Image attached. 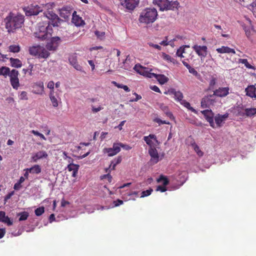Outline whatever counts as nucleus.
<instances>
[{"mask_svg":"<svg viewBox=\"0 0 256 256\" xmlns=\"http://www.w3.org/2000/svg\"><path fill=\"white\" fill-rule=\"evenodd\" d=\"M24 20V18L22 14H18L15 15L12 12H10L4 20L6 28L8 32H13L16 29L22 28Z\"/></svg>","mask_w":256,"mask_h":256,"instance_id":"obj_1","label":"nucleus"},{"mask_svg":"<svg viewBox=\"0 0 256 256\" xmlns=\"http://www.w3.org/2000/svg\"><path fill=\"white\" fill-rule=\"evenodd\" d=\"M158 16V13L155 8H146L140 13L138 22L146 24H151L156 20Z\"/></svg>","mask_w":256,"mask_h":256,"instance_id":"obj_2","label":"nucleus"},{"mask_svg":"<svg viewBox=\"0 0 256 256\" xmlns=\"http://www.w3.org/2000/svg\"><path fill=\"white\" fill-rule=\"evenodd\" d=\"M18 75L19 72L16 69H12L10 71L8 67L4 66L0 67V76H2L4 78H6L8 76L12 88L16 90L18 89L20 85L18 78Z\"/></svg>","mask_w":256,"mask_h":256,"instance_id":"obj_3","label":"nucleus"},{"mask_svg":"<svg viewBox=\"0 0 256 256\" xmlns=\"http://www.w3.org/2000/svg\"><path fill=\"white\" fill-rule=\"evenodd\" d=\"M152 3L158 6L161 11L178 10L180 4L178 1L170 2L168 0H153Z\"/></svg>","mask_w":256,"mask_h":256,"instance_id":"obj_4","label":"nucleus"},{"mask_svg":"<svg viewBox=\"0 0 256 256\" xmlns=\"http://www.w3.org/2000/svg\"><path fill=\"white\" fill-rule=\"evenodd\" d=\"M52 32L53 30L51 26H40L38 30L34 32V35L39 40H44L50 38Z\"/></svg>","mask_w":256,"mask_h":256,"instance_id":"obj_5","label":"nucleus"},{"mask_svg":"<svg viewBox=\"0 0 256 256\" xmlns=\"http://www.w3.org/2000/svg\"><path fill=\"white\" fill-rule=\"evenodd\" d=\"M134 69L140 74L148 78H153L154 76V73L151 72L152 68L143 66L139 64H136Z\"/></svg>","mask_w":256,"mask_h":256,"instance_id":"obj_6","label":"nucleus"},{"mask_svg":"<svg viewBox=\"0 0 256 256\" xmlns=\"http://www.w3.org/2000/svg\"><path fill=\"white\" fill-rule=\"evenodd\" d=\"M46 16L50 20L48 25L53 26H58L60 22L62 21L54 12L52 11H48L44 13Z\"/></svg>","mask_w":256,"mask_h":256,"instance_id":"obj_7","label":"nucleus"},{"mask_svg":"<svg viewBox=\"0 0 256 256\" xmlns=\"http://www.w3.org/2000/svg\"><path fill=\"white\" fill-rule=\"evenodd\" d=\"M216 102V98L213 94L206 96L201 100V107L202 108H210L214 106Z\"/></svg>","mask_w":256,"mask_h":256,"instance_id":"obj_8","label":"nucleus"},{"mask_svg":"<svg viewBox=\"0 0 256 256\" xmlns=\"http://www.w3.org/2000/svg\"><path fill=\"white\" fill-rule=\"evenodd\" d=\"M24 11L26 16H32L38 15L42 11V8L38 5L30 4L23 8Z\"/></svg>","mask_w":256,"mask_h":256,"instance_id":"obj_9","label":"nucleus"},{"mask_svg":"<svg viewBox=\"0 0 256 256\" xmlns=\"http://www.w3.org/2000/svg\"><path fill=\"white\" fill-rule=\"evenodd\" d=\"M196 54L202 60L208 54V48L206 46H198L194 44L192 47Z\"/></svg>","mask_w":256,"mask_h":256,"instance_id":"obj_10","label":"nucleus"},{"mask_svg":"<svg viewBox=\"0 0 256 256\" xmlns=\"http://www.w3.org/2000/svg\"><path fill=\"white\" fill-rule=\"evenodd\" d=\"M140 0H124L120 4L129 10H134L138 6Z\"/></svg>","mask_w":256,"mask_h":256,"instance_id":"obj_11","label":"nucleus"},{"mask_svg":"<svg viewBox=\"0 0 256 256\" xmlns=\"http://www.w3.org/2000/svg\"><path fill=\"white\" fill-rule=\"evenodd\" d=\"M204 116L206 120L209 122L210 125L212 128H215V124L214 122V114L211 110H205L201 112Z\"/></svg>","mask_w":256,"mask_h":256,"instance_id":"obj_12","label":"nucleus"},{"mask_svg":"<svg viewBox=\"0 0 256 256\" xmlns=\"http://www.w3.org/2000/svg\"><path fill=\"white\" fill-rule=\"evenodd\" d=\"M60 39L58 36L52 38L50 42L46 44V48L49 50H56L59 45Z\"/></svg>","mask_w":256,"mask_h":256,"instance_id":"obj_13","label":"nucleus"},{"mask_svg":"<svg viewBox=\"0 0 256 256\" xmlns=\"http://www.w3.org/2000/svg\"><path fill=\"white\" fill-rule=\"evenodd\" d=\"M120 150L119 144L114 143L112 148H105L104 149V152L108 154V156H112L118 154Z\"/></svg>","mask_w":256,"mask_h":256,"instance_id":"obj_14","label":"nucleus"},{"mask_svg":"<svg viewBox=\"0 0 256 256\" xmlns=\"http://www.w3.org/2000/svg\"><path fill=\"white\" fill-rule=\"evenodd\" d=\"M230 88L228 87H220L214 91V96L220 98L227 96L229 94Z\"/></svg>","mask_w":256,"mask_h":256,"instance_id":"obj_15","label":"nucleus"},{"mask_svg":"<svg viewBox=\"0 0 256 256\" xmlns=\"http://www.w3.org/2000/svg\"><path fill=\"white\" fill-rule=\"evenodd\" d=\"M68 61L74 68L80 72H83L82 67L78 62L77 56L76 54L70 55L68 58Z\"/></svg>","mask_w":256,"mask_h":256,"instance_id":"obj_16","label":"nucleus"},{"mask_svg":"<svg viewBox=\"0 0 256 256\" xmlns=\"http://www.w3.org/2000/svg\"><path fill=\"white\" fill-rule=\"evenodd\" d=\"M148 154L151 156L150 162L152 164H156L158 162L160 156L158 150L154 147L149 148Z\"/></svg>","mask_w":256,"mask_h":256,"instance_id":"obj_17","label":"nucleus"},{"mask_svg":"<svg viewBox=\"0 0 256 256\" xmlns=\"http://www.w3.org/2000/svg\"><path fill=\"white\" fill-rule=\"evenodd\" d=\"M72 22L76 26H83L85 24L84 21L81 17L76 14V12L74 11L72 14Z\"/></svg>","mask_w":256,"mask_h":256,"instance_id":"obj_18","label":"nucleus"},{"mask_svg":"<svg viewBox=\"0 0 256 256\" xmlns=\"http://www.w3.org/2000/svg\"><path fill=\"white\" fill-rule=\"evenodd\" d=\"M228 114L226 113L223 115L218 114L214 117V120L217 126V127L222 126V124L228 118Z\"/></svg>","mask_w":256,"mask_h":256,"instance_id":"obj_19","label":"nucleus"},{"mask_svg":"<svg viewBox=\"0 0 256 256\" xmlns=\"http://www.w3.org/2000/svg\"><path fill=\"white\" fill-rule=\"evenodd\" d=\"M44 90V83L42 82H39L34 85L32 92L36 94H42Z\"/></svg>","mask_w":256,"mask_h":256,"instance_id":"obj_20","label":"nucleus"},{"mask_svg":"<svg viewBox=\"0 0 256 256\" xmlns=\"http://www.w3.org/2000/svg\"><path fill=\"white\" fill-rule=\"evenodd\" d=\"M246 95L251 98H256V88L254 85L248 86L246 89Z\"/></svg>","mask_w":256,"mask_h":256,"instance_id":"obj_21","label":"nucleus"},{"mask_svg":"<svg viewBox=\"0 0 256 256\" xmlns=\"http://www.w3.org/2000/svg\"><path fill=\"white\" fill-rule=\"evenodd\" d=\"M0 222L6 224L8 226L12 224V222L8 216H6V212L4 211H0Z\"/></svg>","mask_w":256,"mask_h":256,"instance_id":"obj_22","label":"nucleus"},{"mask_svg":"<svg viewBox=\"0 0 256 256\" xmlns=\"http://www.w3.org/2000/svg\"><path fill=\"white\" fill-rule=\"evenodd\" d=\"M48 155L45 151L41 150L36 153L32 158L34 162H36L38 160L46 158Z\"/></svg>","mask_w":256,"mask_h":256,"instance_id":"obj_23","label":"nucleus"},{"mask_svg":"<svg viewBox=\"0 0 256 256\" xmlns=\"http://www.w3.org/2000/svg\"><path fill=\"white\" fill-rule=\"evenodd\" d=\"M152 140H154L156 142H158L156 137L154 134H150L148 136H145L144 137V140L145 141L146 144L150 146V148L154 147L152 146Z\"/></svg>","mask_w":256,"mask_h":256,"instance_id":"obj_24","label":"nucleus"},{"mask_svg":"<svg viewBox=\"0 0 256 256\" xmlns=\"http://www.w3.org/2000/svg\"><path fill=\"white\" fill-rule=\"evenodd\" d=\"M216 50L218 53L220 54H236V52L234 49L231 48L228 46H222L221 48H216Z\"/></svg>","mask_w":256,"mask_h":256,"instance_id":"obj_25","label":"nucleus"},{"mask_svg":"<svg viewBox=\"0 0 256 256\" xmlns=\"http://www.w3.org/2000/svg\"><path fill=\"white\" fill-rule=\"evenodd\" d=\"M50 56V53L44 47L42 46L39 52L38 58L39 59L44 58L46 59Z\"/></svg>","mask_w":256,"mask_h":256,"instance_id":"obj_26","label":"nucleus"},{"mask_svg":"<svg viewBox=\"0 0 256 256\" xmlns=\"http://www.w3.org/2000/svg\"><path fill=\"white\" fill-rule=\"evenodd\" d=\"M67 168L68 171L72 172V176L76 177L79 168V166L74 164H70L68 166Z\"/></svg>","mask_w":256,"mask_h":256,"instance_id":"obj_27","label":"nucleus"},{"mask_svg":"<svg viewBox=\"0 0 256 256\" xmlns=\"http://www.w3.org/2000/svg\"><path fill=\"white\" fill-rule=\"evenodd\" d=\"M41 47L42 46L40 45L30 47L28 49L29 54L32 56L38 57Z\"/></svg>","mask_w":256,"mask_h":256,"instance_id":"obj_28","label":"nucleus"},{"mask_svg":"<svg viewBox=\"0 0 256 256\" xmlns=\"http://www.w3.org/2000/svg\"><path fill=\"white\" fill-rule=\"evenodd\" d=\"M10 66L15 68H20L22 66V62L18 58H10Z\"/></svg>","mask_w":256,"mask_h":256,"instance_id":"obj_29","label":"nucleus"},{"mask_svg":"<svg viewBox=\"0 0 256 256\" xmlns=\"http://www.w3.org/2000/svg\"><path fill=\"white\" fill-rule=\"evenodd\" d=\"M154 78H156L159 83L164 84L168 80V78L164 74H157L154 73Z\"/></svg>","mask_w":256,"mask_h":256,"instance_id":"obj_30","label":"nucleus"},{"mask_svg":"<svg viewBox=\"0 0 256 256\" xmlns=\"http://www.w3.org/2000/svg\"><path fill=\"white\" fill-rule=\"evenodd\" d=\"M70 14L68 8L64 7L60 10V15L64 18H68Z\"/></svg>","mask_w":256,"mask_h":256,"instance_id":"obj_31","label":"nucleus"},{"mask_svg":"<svg viewBox=\"0 0 256 256\" xmlns=\"http://www.w3.org/2000/svg\"><path fill=\"white\" fill-rule=\"evenodd\" d=\"M50 98L54 107H58V100L56 98L54 95V90H50Z\"/></svg>","mask_w":256,"mask_h":256,"instance_id":"obj_32","label":"nucleus"},{"mask_svg":"<svg viewBox=\"0 0 256 256\" xmlns=\"http://www.w3.org/2000/svg\"><path fill=\"white\" fill-rule=\"evenodd\" d=\"M30 173L38 174L41 172L42 170L40 166L38 164L34 165L30 168H28Z\"/></svg>","mask_w":256,"mask_h":256,"instance_id":"obj_33","label":"nucleus"},{"mask_svg":"<svg viewBox=\"0 0 256 256\" xmlns=\"http://www.w3.org/2000/svg\"><path fill=\"white\" fill-rule=\"evenodd\" d=\"M244 114L248 117H251L256 114V108H246L244 110Z\"/></svg>","mask_w":256,"mask_h":256,"instance_id":"obj_34","label":"nucleus"},{"mask_svg":"<svg viewBox=\"0 0 256 256\" xmlns=\"http://www.w3.org/2000/svg\"><path fill=\"white\" fill-rule=\"evenodd\" d=\"M8 52L13 53H18L20 50V47L18 44L10 45L8 47Z\"/></svg>","mask_w":256,"mask_h":256,"instance_id":"obj_35","label":"nucleus"},{"mask_svg":"<svg viewBox=\"0 0 256 256\" xmlns=\"http://www.w3.org/2000/svg\"><path fill=\"white\" fill-rule=\"evenodd\" d=\"M190 48L189 46H184L180 47V48L177 50L176 54L178 56H180V58H184L185 56L183 54H186L185 48Z\"/></svg>","mask_w":256,"mask_h":256,"instance_id":"obj_36","label":"nucleus"},{"mask_svg":"<svg viewBox=\"0 0 256 256\" xmlns=\"http://www.w3.org/2000/svg\"><path fill=\"white\" fill-rule=\"evenodd\" d=\"M191 145L199 156H203L204 152L200 150V147L196 144L194 141L191 144Z\"/></svg>","mask_w":256,"mask_h":256,"instance_id":"obj_37","label":"nucleus"},{"mask_svg":"<svg viewBox=\"0 0 256 256\" xmlns=\"http://www.w3.org/2000/svg\"><path fill=\"white\" fill-rule=\"evenodd\" d=\"M172 93L174 94L176 100L178 102H180L182 100H184V96L182 92L180 91H174Z\"/></svg>","mask_w":256,"mask_h":256,"instance_id":"obj_38","label":"nucleus"},{"mask_svg":"<svg viewBox=\"0 0 256 256\" xmlns=\"http://www.w3.org/2000/svg\"><path fill=\"white\" fill-rule=\"evenodd\" d=\"M156 181L158 183L162 182L163 185L164 186L168 185L169 184V180L168 178L163 175H160V178L157 179Z\"/></svg>","mask_w":256,"mask_h":256,"instance_id":"obj_39","label":"nucleus"},{"mask_svg":"<svg viewBox=\"0 0 256 256\" xmlns=\"http://www.w3.org/2000/svg\"><path fill=\"white\" fill-rule=\"evenodd\" d=\"M238 62L244 64L245 66L249 69H254V67L250 64L246 59L240 58L238 60Z\"/></svg>","mask_w":256,"mask_h":256,"instance_id":"obj_40","label":"nucleus"},{"mask_svg":"<svg viewBox=\"0 0 256 256\" xmlns=\"http://www.w3.org/2000/svg\"><path fill=\"white\" fill-rule=\"evenodd\" d=\"M168 36H165L164 40H163L161 42H160V44L164 46H166L168 45L172 46V43H173V42L176 40V39L174 38L172 40H170V42H168Z\"/></svg>","mask_w":256,"mask_h":256,"instance_id":"obj_41","label":"nucleus"},{"mask_svg":"<svg viewBox=\"0 0 256 256\" xmlns=\"http://www.w3.org/2000/svg\"><path fill=\"white\" fill-rule=\"evenodd\" d=\"M180 104L183 105L184 107L187 108L188 110H191L192 112H196V110L190 106V102H186V100H182L180 102Z\"/></svg>","mask_w":256,"mask_h":256,"instance_id":"obj_42","label":"nucleus"},{"mask_svg":"<svg viewBox=\"0 0 256 256\" xmlns=\"http://www.w3.org/2000/svg\"><path fill=\"white\" fill-rule=\"evenodd\" d=\"M130 56L129 55L127 56L124 61L123 62V66H122L126 70H128L130 68L129 62H130Z\"/></svg>","mask_w":256,"mask_h":256,"instance_id":"obj_43","label":"nucleus"},{"mask_svg":"<svg viewBox=\"0 0 256 256\" xmlns=\"http://www.w3.org/2000/svg\"><path fill=\"white\" fill-rule=\"evenodd\" d=\"M18 215L20 216L19 218V221H22L25 220L28 218V213L26 212H24L18 214Z\"/></svg>","mask_w":256,"mask_h":256,"instance_id":"obj_44","label":"nucleus"},{"mask_svg":"<svg viewBox=\"0 0 256 256\" xmlns=\"http://www.w3.org/2000/svg\"><path fill=\"white\" fill-rule=\"evenodd\" d=\"M100 178L101 180L107 179L109 183H110L112 182V176L109 173L101 176H100Z\"/></svg>","mask_w":256,"mask_h":256,"instance_id":"obj_45","label":"nucleus"},{"mask_svg":"<svg viewBox=\"0 0 256 256\" xmlns=\"http://www.w3.org/2000/svg\"><path fill=\"white\" fill-rule=\"evenodd\" d=\"M35 214L37 216H41L44 212V208L43 206L39 207L35 210Z\"/></svg>","mask_w":256,"mask_h":256,"instance_id":"obj_46","label":"nucleus"},{"mask_svg":"<svg viewBox=\"0 0 256 256\" xmlns=\"http://www.w3.org/2000/svg\"><path fill=\"white\" fill-rule=\"evenodd\" d=\"M162 58L168 62H174V59L172 58L169 54L163 53L162 54Z\"/></svg>","mask_w":256,"mask_h":256,"instance_id":"obj_47","label":"nucleus"},{"mask_svg":"<svg viewBox=\"0 0 256 256\" xmlns=\"http://www.w3.org/2000/svg\"><path fill=\"white\" fill-rule=\"evenodd\" d=\"M152 189L150 188L148 190L142 192L140 198H144L145 196H150L152 194Z\"/></svg>","mask_w":256,"mask_h":256,"instance_id":"obj_48","label":"nucleus"},{"mask_svg":"<svg viewBox=\"0 0 256 256\" xmlns=\"http://www.w3.org/2000/svg\"><path fill=\"white\" fill-rule=\"evenodd\" d=\"M30 132L32 134H34L35 136H40L42 139L46 140V138L44 136V135L40 132H39L38 131L35 130H32L30 131Z\"/></svg>","mask_w":256,"mask_h":256,"instance_id":"obj_49","label":"nucleus"},{"mask_svg":"<svg viewBox=\"0 0 256 256\" xmlns=\"http://www.w3.org/2000/svg\"><path fill=\"white\" fill-rule=\"evenodd\" d=\"M94 33L98 38L103 40L104 38V32L96 30Z\"/></svg>","mask_w":256,"mask_h":256,"instance_id":"obj_50","label":"nucleus"},{"mask_svg":"<svg viewBox=\"0 0 256 256\" xmlns=\"http://www.w3.org/2000/svg\"><path fill=\"white\" fill-rule=\"evenodd\" d=\"M19 98L21 100H28V96L27 92L25 91L22 92L19 95Z\"/></svg>","mask_w":256,"mask_h":256,"instance_id":"obj_51","label":"nucleus"},{"mask_svg":"<svg viewBox=\"0 0 256 256\" xmlns=\"http://www.w3.org/2000/svg\"><path fill=\"white\" fill-rule=\"evenodd\" d=\"M154 121L158 124L159 125L162 124H170V122H167L166 120H161L159 118H156L154 119Z\"/></svg>","mask_w":256,"mask_h":256,"instance_id":"obj_52","label":"nucleus"},{"mask_svg":"<svg viewBox=\"0 0 256 256\" xmlns=\"http://www.w3.org/2000/svg\"><path fill=\"white\" fill-rule=\"evenodd\" d=\"M216 78H215L212 77V79L210 80L209 82V89H213L214 86H215L216 84Z\"/></svg>","mask_w":256,"mask_h":256,"instance_id":"obj_53","label":"nucleus"},{"mask_svg":"<svg viewBox=\"0 0 256 256\" xmlns=\"http://www.w3.org/2000/svg\"><path fill=\"white\" fill-rule=\"evenodd\" d=\"M249 9L251 10L254 14H256V0L254 1L250 6Z\"/></svg>","mask_w":256,"mask_h":256,"instance_id":"obj_54","label":"nucleus"},{"mask_svg":"<svg viewBox=\"0 0 256 256\" xmlns=\"http://www.w3.org/2000/svg\"><path fill=\"white\" fill-rule=\"evenodd\" d=\"M188 71L190 74H192L194 76H200V74L198 73V72L193 68H192L191 66L188 69Z\"/></svg>","mask_w":256,"mask_h":256,"instance_id":"obj_55","label":"nucleus"},{"mask_svg":"<svg viewBox=\"0 0 256 256\" xmlns=\"http://www.w3.org/2000/svg\"><path fill=\"white\" fill-rule=\"evenodd\" d=\"M117 144H119L120 148H122L126 150H130L132 148V147L128 144H124L120 142L117 143Z\"/></svg>","mask_w":256,"mask_h":256,"instance_id":"obj_56","label":"nucleus"},{"mask_svg":"<svg viewBox=\"0 0 256 256\" xmlns=\"http://www.w3.org/2000/svg\"><path fill=\"white\" fill-rule=\"evenodd\" d=\"M103 108H104L103 107H102L100 106H98V108H95L94 106H92V112L96 113V112L102 110Z\"/></svg>","mask_w":256,"mask_h":256,"instance_id":"obj_57","label":"nucleus"},{"mask_svg":"<svg viewBox=\"0 0 256 256\" xmlns=\"http://www.w3.org/2000/svg\"><path fill=\"white\" fill-rule=\"evenodd\" d=\"M156 191H160V192H164L166 190V188L164 186H158L156 188Z\"/></svg>","mask_w":256,"mask_h":256,"instance_id":"obj_58","label":"nucleus"},{"mask_svg":"<svg viewBox=\"0 0 256 256\" xmlns=\"http://www.w3.org/2000/svg\"><path fill=\"white\" fill-rule=\"evenodd\" d=\"M54 82L53 81H50L48 84L47 86L50 90L54 91Z\"/></svg>","mask_w":256,"mask_h":256,"instance_id":"obj_59","label":"nucleus"},{"mask_svg":"<svg viewBox=\"0 0 256 256\" xmlns=\"http://www.w3.org/2000/svg\"><path fill=\"white\" fill-rule=\"evenodd\" d=\"M148 44L151 46V47H152L154 48H156L159 50H160L161 49H162V48L160 46L158 45V44H154L152 42H149L148 43Z\"/></svg>","mask_w":256,"mask_h":256,"instance_id":"obj_60","label":"nucleus"},{"mask_svg":"<svg viewBox=\"0 0 256 256\" xmlns=\"http://www.w3.org/2000/svg\"><path fill=\"white\" fill-rule=\"evenodd\" d=\"M134 94L136 96V98L134 99L130 100V102H137L138 100L142 98V96L140 95L137 94L136 92H134Z\"/></svg>","mask_w":256,"mask_h":256,"instance_id":"obj_61","label":"nucleus"},{"mask_svg":"<svg viewBox=\"0 0 256 256\" xmlns=\"http://www.w3.org/2000/svg\"><path fill=\"white\" fill-rule=\"evenodd\" d=\"M34 64H30L28 70V74L30 76H32V72L34 70Z\"/></svg>","mask_w":256,"mask_h":256,"instance_id":"obj_62","label":"nucleus"},{"mask_svg":"<svg viewBox=\"0 0 256 256\" xmlns=\"http://www.w3.org/2000/svg\"><path fill=\"white\" fill-rule=\"evenodd\" d=\"M14 194V192H9L8 194H6L4 197V201L6 202Z\"/></svg>","mask_w":256,"mask_h":256,"instance_id":"obj_63","label":"nucleus"},{"mask_svg":"<svg viewBox=\"0 0 256 256\" xmlns=\"http://www.w3.org/2000/svg\"><path fill=\"white\" fill-rule=\"evenodd\" d=\"M122 160V158L121 156H118L116 158H115L113 161H114V163L116 165L120 163Z\"/></svg>","mask_w":256,"mask_h":256,"instance_id":"obj_64","label":"nucleus"}]
</instances>
